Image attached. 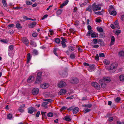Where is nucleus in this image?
<instances>
[{
  "label": "nucleus",
  "mask_w": 124,
  "mask_h": 124,
  "mask_svg": "<svg viewBox=\"0 0 124 124\" xmlns=\"http://www.w3.org/2000/svg\"><path fill=\"white\" fill-rule=\"evenodd\" d=\"M101 4L96 5L94 3L92 5V8L93 11L95 12L100 10L101 9Z\"/></svg>",
  "instance_id": "f257e3e1"
},
{
  "label": "nucleus",
  "mask_w": 124,
  "mask_h": 124,
  "mask_svg": "<svg viewBox=\"0 0 124 124\" xmlns=\"http://www.w3.org/2000/svg\"><path fill=\"white\" fill-rule=\"evenodd\" d=\"M66 83L64 81L62 80L59 82L58 86L59 88H61L66 86Z\"/></svg>",
  "instance_id": "f03ea898"
},
{
  "label": "nucleus",
  "mask_w": 124,
  "mask_h": 124,
  "mask_svg": "<svg viewBox=\"0 0 124 124\" xmlns=\"http://www.w3.org/2000/svg\"><path fill=\"white\" fill-rule=\"evenodd\" d=\"M28 113L30 114H32L33 112L36 111V110L34 107H31L29 108L28 109Z\"/></svg>",
  "instance_id": "7ed1b4c3"
},
{
  "label": "nucleus",
  "mask_w": 124,
  "mask_h": 124,
  "mask_svg": "<svg viewBox=\"0 0 124 124\" xmlns=\"http://www.w3.org/2000/svg\"><path fill=\"white\" fill-rule=\"evenodd\" d=\"M22 40L23 43L27 46H28L29 43V41L26 37H23L22 39Z\"/></svg>",
  "instance_id": "20e7f679"
},
{
  "label": "nucleus",
  "mask_w": 124,
  "mask_h": 124,
  "mask_svg": "<svg viewBox=\"0 0 124 124\" xmlns=\"http://www.w3.org/2000/svg\"><path fill=\"white\" fill-rule=\"evenodd\" d=\"M92 85L97 89H100V85L96 82H94L92 83Z\"/></svg>",
  "instance_id": "39448f33"
},
{
  "label": "nucleus",
  "mask_w": 124,
  "mask_h": 124,
  "mask_svg": "<svg viewBox=\"0 0 124 124\" xmlns=\"http://www.w3.org/2000/svg\"><path fill=\"white\" fill-rule=\"evenodd\" d=\"M49 86V84L47 83L41 84L40 85V87L43 89H46L48 88Z\"/></svg>",
  "instance_id": "423d86ee"
},
{
  "label": "nucleus",
  "mask_w": 124,
  "mask_h": 124,
  "mask_svg": "<svg viewBox=\"0 0 124 124\" xmlns=\"http://www.w3.org/2000/svg\"><path fill=\"white\" fill-rule=\"evenodd\" d=\"M39 91V90L38 88H35L32 89V92L33 95H35L38 93Z\"/></svg>",
  "instance_id": "0eeeda50"
},
{
  "label": "nucleus",
  "mask_w": 124,
  "mask_h": 124,
  "mask_svg": "<svg viewBox=\"0 0 124 124\" xmlns=\"http://www.w3.org/2000/svg\"><path fill=\"white\" fill-rule=\"evenodd\" d=\"M95 69V66L94 64L90 65L89 66L88 70L90 71H93Z\"/></svg>",
  "instance_id": "6e6552de"
},
{
  "label": "nucleus",
  "mask_w": 124,
  "mask_h": 124,
  "mask_svg": "<svg viewBox=\"0 0 124 124\" xmlns=\"http://www.w3.org/2000/svg\"><path fill=\"white\" fill-rule=\"evenodd\" d=\"M67 92V91L65 89H62L60 90L59 93V94L60 95H63L65 93Z\"/></svg>",
  "instance_id": "1a4fd4ad"
},
{
  "label": "nucleus",
  "mask_w": 124,
  "mask_h": 124,
  "mask_svg": "<svg viewBox=\"0 0 124 124\" xmlns=\"http://www.w3.org/2000/svg\"><path fill=\"white\" fill-rule=\"evenodd\" d=\"M79 82L78 79L76 78H74L71 81V82L72 84H77Z\"/></svg>",
  "instance_id": "9d476101"
},
{
  "label": "nucleus",
  "mask_w": 124,
  "mask_h": 124,
  "mask_svg": "<svg viewBox=\"0 0 124 124\" xmlns=\"http://www.w3.org/2000/svg\"><path fill=\"white\" fill-rule=\"evenodd\" d=\"M117 64L116 63H115L112 64L111 65L110 69H111L115 70L117 66Z\"/></svg>",
  "instance_id": "9b49d317"
},
{
  "label": "nucleus",
  "mask_w": 124,
  "mask_h": 124,
  "mask_svg": "<svg viewBox=\"0 0 124 124\" xmlns=\"http://www.w3.org/2000/svg\"><path fill=\"white\" fill-rule=\"evenodd\" d=\"M76 48L72 46H69L68 47L69 51L70 52H72L74 51L75 49Z\"/></svg>",
  "instance_id": "f8f14e48"
},
{
  "label": "nucleus",
  "mask_w": 124,
  "mask_h": 124,
  "mask_svg": "<svg viewBox=\"0 0 124 124\" xmlns=\"http://www.w3.org/2000/svg\"><path fill=\"white\" fill-rule=\"evenodd\" d=\"M36 24V23L34 22L29 24L28 26L29 28H33L35 26Z\"/></svg>",
  "instance_id": "ddd939ff"
},
{
  "label": "nucleus",
  "mask_w": 124,
  "mask_h": 124,
  "mask_svg": "<svg viewBox=\"0 0 124 124\" xmlns=\"http://www.w3.org/2000/svg\"><path fill=\"white\" fill-rule=\"evenodd\" d=\"M103 79V81L107 82H109L111 80V79L109 77H104Z\"/></svg>",
  "instance_id": "4468645a"
},
{
  "label": "nucleus",
  "mask_w": 124,
  "mask_h": 124,
  "mask_svg": "<svg viewBox=\"0 0 124 124\" xmlns=\"http://www.w3.org/2000/svg\"><path fill=\"white\" fill-rule=\"evenodd\" d=\"M79 109L77 107L74 108L73 111V113L74 114H75L77 113L79 111Z\"/></svg>",
  "instance_id": "2eb2a0df"
},
{
  "label": "nucleus",
  "mask_w": 124,
  "mask_h": 124,
  "mask_svg": "<svg viewBox=\"0 0 124 124\" xmlns=\"http://www.w3.org/2000/svg\"><path fill=\"white\" fill-rule=\"evenodd\" d=\"M42 80V79L41 77H37L36 80L35 81V83L37 84L41 82Z\"/></svg>",
  "instance_id": "dca6fc26"
},
{
  "label": "nucleus",
  "mask_w": 124,
  "mask_h": 124,
  "mask_svg": "<svg viewBox=\"0 0 124 124\" xmlns=\"http://www.w3.org/2000/svg\"><path fill=\"white\" fill-rule=\"evenodd\" d=\"M103 79H101L100 80L99 82L101 84L102 87L104 88L106 86V85L105 83H103Z\"/></svg>",
  "instance_id": "f3484780"
},
{
  "label": "nucleus",
  "mask_w": 124,
  "mask_h": 124,
  "mask_svg": "<svg viewBox=\"0 0 124 124\" xmlns=\"http://www.w3.org/2000/svg\"><path fill=\"white\" fill-rule=\"evenodd\" d=\"M63 119L67 121H70L71 120V119L68 116H65Z\"/></svg>",
  "instance_id": "a211bd4d"
},
{
  "label": "nucleus",
  "mask_w": 124,
  "mask_h": 124,
  "mask_svg": "<svg viewBox=\"0 0 124 124\" xmlns=\"http://www.w3.org/2000/svg\"><path fill=\"white\" fill-rule=\"evenodd\" d=\"M118 55L119 57H123L124 56V51H120Z\"/></svg>",
  "instance_id": "6ab92c4d"
},
{
  "label": "nucleus",
  "mask_w": 124,
  "mask_h": 124,
  "mask_svg": "<svg viewBox=\"0 0 124 124\" xmlns=\"http://www.w3.org/2000/svg\"><path fill=\"white\" fill-rule=\"evenodd\" d=\"M109 13L111 15L115 16L116 15L117 13L116 11L114 10L111 11Z\"/></svg>",
  "instance_id": "aec40b11"
},
{
  "label": "nucleus",
  "mask_w": 124,
  "mask_h": 124,
  "mask_svg": "<svg viewBox=\"0 0 124 124\" xmlns=\"http://www.w3.org/2000/svg\"><path fill=\"white\" fill-rule=\"evenodd\" d=\"M31 58L30 56V54L29 53L27 55V62L28 63L29 62L30 60L31 59Z\"/></svg>",
  "instance_id": "412c9836"
},
{
  "label": "nucleus",
  "mask_w": 124,
  "mask_h": 124,
  "mask_svg": "<svg viewBox=\"0 0 124 124\" xmlns=\"http://www.w3.org/2000/svg\"><path fill=\"white\" fill-rule=\"evenodd\" d=\"M86 11H88L91 13H92V11L91 6H88L86 8Z\"/></svg>",
  "instance_id": "4be33fe9"
},
{
  "label": "nucleus",
  "mask_w": 124,
  "mask_h": 124,
  "mask_svg": "<svg viewBox=\"0 0 124 124\" xmlns=\"http://www.w3.org/2000/svg\"><path fill=\"white\" fill-rule=\"evenodd\" d=\"M33 78V77L32 76H30L27 79V81L28 83H31L33 81L32 79V78Z\"/></svg>",
  "instance_id": "5701e85b"
},
{
  "label": "nucleus",
  "mask_w": 124,
  "mask_h": 124,
  "mask_svg": "<svg viewBox=\"0 0 124 124\" xmlns=\"http://www.w3.org/2000/svg\"><path fill=\"white\" fill-rule=\"evenodd\" d=\"M2 4L5 7H7V0H2Z\"/></svg>",
  "instance_id": "b1692460"
},
{
  "label": "nucleus",
  "mask_w": 124,
  "mask_h": 124,
  "mask_svg": "<svg viewBox=\"0 0 124 124\" xmlns=\"http://www.w3.org/2000/svg\"><path fill=\"white\" fill-rule=\"evenodd\" d=\"M104 64L106 65H108L110 63V62L108 60L106 59H104L103 61Z\"/></svg>",
  "instance_id": "393cba45"
},
{
  "label": "nucleus",
  "mask_w": 124,
  "mask_h": 124,
  "mask_svg": "<svg viewBox=\"0 0 124 124\" xmlns=\"http://www.w3.org/2000/svg\"><path fill=\"white\" fill-rule=\"evenodd\" d=\"M119 78L121 81H124V75H120L119 77Z\"/></svg>",
  "instance_id": "a878e982"
},
{
  "label": "nucleus",
  "mask_w": 124,
  "mask_h": 124,
  "mask_svg": "<svg viewBox=\"0 0 124 124\" xmlns=\"http://www.w3.org/2000/svg\"><path fill=\"white\" fill-rule=\"evenodd\" d=\"M114 10V8L111 5L110 6V7L108 9V12L109 13H110L112 11Z\"/></svg>",
  "instance_id": "bb28decb"
},
{
  "label": "nucleus",
  "mask_w": 124,
  "mask_h": 124,
  "mask_svg": "<svg viewBox=\"0 0 124 124\" xmlns=\"http://www.w3.org/2000/svg\"><path fill=\"white\" fill-rule=\"evenodd\" d=\"M16 27L17 28L20 29H22V27L21 26L20 24L19 23H17L16 24Z\"/></svg>",
  "instance_id": "cd10ccee"
},
{
  "label": "nucleus",
  "mask_w": 124,
  "mask_h": 124,
  "mask_svg": "<svg viewBox=\"0 0 124 124\" xmlns=\"http://www.w3.org/2000/svg\"><path fill=\"white\" fill-rule=\"evenodd\" d=\"M114 25L117 28H118L119 26L118 25V22L117 21H116L114 23Z\"/></svg>",
  "instance_id": "c85d7f7f"
},
{
  "label": "nucleus",
  "mask_w": 124,
  "mask_h": 124,
  "mask_svg": "<svg viewBox=\"0 0 124 124\" xmlns=\"http://www.w3.org/2000/svg\"><path fill=\"white\" fill-rule=\"evenodd\" d=\"M14 118L13 116L12 115L10 114H8V119L11 120Z\"/></svg>",
  "instance_id": "c756f323"
},
{
  "label": "nucleus",
  "mask_w": 124,
  "mask_h": 124,
  "mask_svg": "<svg viewBox=\"0 0 124 124\" xmlns=\"http://www.w3.org/2000/svg\"><path fill=\"white\" fill-rule=\"evenodd\" d=\"M92 30H89L88 32L87 33L86 35L87 36H90V35L92 33Z\"/></svg>",
  "instance_id": "7c9ffc66"
},
{
  "label": "nucleus",
  "mask_w": 124,
  "mask_h": 124,
  "mask_svg": "<svg viewBox=\"0 0 124 124\" xmlns=\"http://www.w3.org/2000/svg\"><path fill=\"white\" fill-rule=\"evenodd\" d=\"M121 32V31L119 30H116L115 32V33L117 35H118Z\"/></svg>",
  "instance_id": "2f4dec72"
},
{
  "label": "nucleus",
  "mask_w": 124,
  "mask_h": 124,
  "mask_svg": "<svg viewBox=\"0 0 124 124\" xmlns=\"http://www.w3.org/2000/svg\"><path fill=\"white\" fill-rule=\"evenodd\" d=\"M53 116V114L51 112L48 113L47 114V116L48 117H51Z\"/></svg>",
  "instance_id": "473e14b6"
},
{
  "label": "nucleus",
  "mask_w": 124,
  "mask_h": 124,
  "mask_svg": "<svg viewBox=\"0 0 124 124\" xmlns=\"http://www.w3.org/2000/svg\"><path fill=\"white\" fill-rule=\"evenodd\" d=\"M85 111H84V113H86L87 112H88L90 111L91 110L90 109H88L87 108H85Z\"/></svg>",
  "instance_id": "72a5a7b5"
},
{
  "label": "nucleus",
  "mask_w": 124,
  "mask_h": 124,
  "mask_svg": "<svg viewBox=\"0 0 124 124\" xmlns=\"http://www.w3.org/2000/svg\"><path fill=\"white\" fill-rule=\"evenodd\" d=\"M30 44L33 47H35L36 46V43L33 41H31L30 43Z\"/></svg>",
  "instance_id": "f704fd0d"
},
{
  "label": "nucleus",
  "mask_w": 124,
  "mask_h": 124,
  "mask_svg": "<svg viewBox=\"0 0 124 124\" xmlns=\"http://www.w3.org/2000/svg\"><path fill=\"white\" fill-rule=\"evenodd\" d=\"M14 46L13 45H11L9 46V49L10 50H12L14 48Z\"/></svg>",
  "instance_id": "c9c22d12"
},
{
  "label": "nucleus",
  "mask_w": 124,
  "mask_h": 124,
  "mask_svg": "<svg viewBox=\"0 0 124 124\" xmlns=\"http://www.w3.org/2000/svg\"><path fill=\"white\" fill-rule=\"evenodd\" d=\"M75 55L73 53L71 54L70 55V58L72 59H74L75 58Z\"/></svg>",
  "instance_id": "e433bc0d"
},
{
  "label": "nucleus",
  "mask_w": 124,
  "mask_h": 124,
  "mask_svg": "<svg viewBox=\"0 0 124 124\" xmlns=\"http://www.w3.org/2000/svg\"><path fill=\"white\" fill-rule=\"evenodd\" d=\"M62 10L61 9H59L57 11L56 13L58 15H60L62 12Z\"/></svg>",
  "instance_id": "4c0bfd02"
},
{
  "label": "nucleus",
  "mask_w": 124,
  "mask_h": 124,
  "mask_svg": "<svg viewBox=\"0 0 124 124\" xmlns=\"http://www.w3.org/2000/svg\"><path fill=\"white\" fill-rule=\"evenodd\" d=\"M61 39L62 40L61 42H65L67 41V40L66 39H64L62 37H61Z\"/></svg>",
  "instance_id": "58836bf2"
},
{
  "label": "nucleus",
  "mask_w": 124,
  "mask_h": 124,
  "mask_svg": "<svg viewBox=\"0 0 124 124\" xmlns=\"http://www.w3.org/2000/svg\"><path fill=\"white\" fill-rule=\"evenodd\" d=\"M55 42L57 43H59L60 42V39L58 38H56L55 39Z\"/></svg>",
  "instance_id": "ea45409f"
},
{
  "label": "nucleus",
  "mask_w": 124,
  "mask_h": 124,
  "mask_svg": "<svg viewBox=\"0 0 124 124\" xmlns=\"http://www.w3.org/2000/svg\"><path fill=\"white\" fill-rule=\"evenodd\" d=\"M26 3L28 5H31L32 4V3L31 2L29 1H26Z\"/></svg>",
  "instance_id": "a19ab883"
},
{
  "label": "nucleus",
  "mask_w": 124,
  "mask_h": 124,
  "mask_svg": "<svg viewBox=\"0 0 124 124\" xmlns=\"http://www.w3.org/2000/svg\"><path fill=\"white\" fill-rule=\"evenodd\" d=\"M91 36L92 38H93L96 37V34L93 32L91 34Z\"/></svg>",
  "instance_id": "79ce46f5"
},
{
  "label": "nucleus",
  "mask_w": 124,
  "mask_h": 124,
  "mask_svg": "<svg viewBox=\"0 0 124 124\" xmlns=\"http://www.w3.org/2000/svg\"><path fill=\"white\" fill-rule=\"evenodd\" d=\"M63 48H64L67 46V45L65 42H61Z\"/></svg>",
  "instance_id": "37998d69"
},
{
  "label": "nucleus",
  "mask_w": 124,
  "mask_h": 124,
  "mask_svg": "<svg viewBox=\"0 0 124 124\" xmlns=\"http://www.w3.org/2000/svg\"><path fill=\"white\" fill-rule=\"evenodd\" d=\"M97 30L98 31L100 32H102L103 31V30L102 29L101 27L97 28Z\"/></svg>",
  "instance_id": "c03bdc74"
},
{
  "label": "nucleus",
  "mask_w": 124,
  "mask_h": 124,
  "mask_svg": "<svg viewBox=\"0 0 124 124\" xmlns=\"http://www.w3.org/2000/svg\"><path fill=\"white\" fill-rule=\"evenodd\" d=\"M48 104V102H45L42 104V106L43 107H45Z\"/></svg>",
  "instance_id": "a18cd8bd"
},
{
  "label": "nucleus",
  "mask_w": 124,
  "mask_h": 124,
  "mask_svg": "<svg viewBox=\"0 0 124 124\" xmlns=\"http://www.w3.org/2000/svg\"><path fill=\"white\" fill-rule=\"evenodd\" d=\"M57 48H55L54 50V54L56 56H58V54L56 53V51L57 50Z\"/></svg>",
  "instance_id": "49530a36"
},
{
  "label": "nucleus",
  "mask_w": 124,
  "mask_h": 124,
  "mask_svg": "<svg viewBox=\"0 0 124 124\" xmlns=\"http://www.w3.org/2000/svg\"><path fill=\"white\" fill-rule=\"evenodd\" d=\"M99 55L100 57H104V54L103 53H100L99 54Z\"/></svg>",
  "instance_id": "de8ad7c7"
},
{
  "label": "nucleus",
  "mask_w": 124,
  "mask_h": 124,
  "mask_svg": "<svg viewBox=\"0 0 124 124\" xmlns=\"http://www.w3.org/2000/svg\"><path fill=\"white\" fill-rule=\"evenodd\" d=\"M33 53L35 55H37L38 54V51L36 50H33Z\"/></svg>",
  "instance_id": "09e8293b"
},
{
  "label": "nucleus",
  "mask_w": 124,
  "mask_h": 124,
  "mask_svg": "<svg viewBox=\"0 0 124 124\" xmlns=\"http://www.w3.org/2000/svg\"><path fill=\"white\" fill-rule=\"evenodd\" d=\"M111 37V42L112 43L115 41V38L113 36H112Z\"/></svg>",
  "instance_id": "8fccbe9b"
},
{
  "label": "nucleus",
  "mask_w": 124,
  "mask_h": 124,
  "mask_svg": "<svg viewBox=\"0 0 124 124\" xmlns=\"http://www.w3.org/2000/svg\"><path fill=\"white\" fill-rule=\"evenodd\" d=\"M95 13L97 15H102V14L101 13V12L98 11V12H95Z\"/></svg>",
  "instance_id": "3c124183"
},
{
  "label": "nucleus",
  "mask_w": 124,
  "mask_h": 124,
  "mask_svg": "<svg viewBox=\"0 0 124 124\" xmlns=\"http://www.w3.org/2000/svg\"><path fill=\"white\" fill-rule=\"evenodd\" d=\"M92 106V105L91 104H88L87 105H85V107H87L89 108H90Z\"/></svg>",
  "instance_id": "603ef678"
},
{
  "label": "nucleus",
  "mask_w": 124,
  "mask_h": 124,
  "mask_svg": "<svg viewBox=\"0 0 124 124\" xmlns=\"http://www.w3.org/2000/svg\"><path fill=\"white\" fill-rule=\"evenodd\" d=\"M22 7H16L14 8V9H20L21 8H22Z\"/></svg>",
  "instance_id": "864d4df0"
},
{
  "label": "nucleus",
  "mask_w": 124,
  "mask_h": 124,
  "mask_svg": "<svg viewBox=\"0 0 124 124\" xmlns=\"http://www.w3.org/2000/svg\"><path fill=\"white\" fill-rule=\"evenodd\" d=\"M120 97H117L115 101L116 102H118L120 101Z\"/></svg>",
  "instance_id": "5fc2aeb1"
},
{
  "label": "nucleus",
  "mask_w": 124,
  "mask_h": 124,
  "mask_svg": "<svg viewBox=\"0 0 124 124\" xmlns=\"http://www.w3.org/2000/svg\"><path fill=\"white\" fill-rule=\"evenodd\" d=\"M110 26L111 28L113 29H115V28H117L114 25L111 24Z\"/></svg>",
  "instance_id": "6e6d98bb"
},
{
  "label": "nucleus",
  "mask_w": 124,
  "mask_h": 124,
  "mask_svg": "<svg viewBox=\"0 0 124 124\" xmlns=\"http://www.w3.org/2000/svg\"><path fill=\"white\" fill-rule=\"evenodd\" d=\"M99 55L98 54H97L96 55L95 57V59L97 61H98L99 59Z\"/></svg>",
  "instance_id": "4d7b16f0"
},
{
  "label": "nucleus",
  "mask_w": 124,
  "mask_h": 124,
  "mask_svg": "<svg viewBox=\"0 0 124 124\" xmlns=\"http://www.w3.org/2000/svg\"><path fill=\"white\" fill-rule=\"evenodd\" d=\"M93 41L94 44H96L97 43V39H93Z\"/></svg>",
  "instance_id": "13d9d810"
},
{
  "label": "nucleus",
  "mask_w": 124,
  "mask_h": 124,
  "mask_svg": "<svg viewBox=\"0 0 124 124\" xmlns=\"http://www.w3.org/2000/svg\"><path fill=\"white\" fill-rule=\"evenodd\" d=\"M37 35V34L36 33H33L32 34V36L34 37H36Z\"/></svg>",
  "instance_id": "bf43d9fd"
},
{
  "label": "nucleus",
  "mask_w": 124,
  "mask_h": 124,
  "mask_svg": "<svg viewBox=\"0 0 124 124\" xmlns=\"http://www.w3.org/2000/svg\"><path fill=\"white\" fill-rule=\"evenodd\" d=\"M74 108L73 107H71L68 109V111H70V110H72L73 111Z\"/></svg>",
  "instance_id": "052dcab7"
},
{
  "label": "nucleus",
  "mask_w": 124,
  "mask_h": 124,
  "mask_svg": "<svg viewBox=\"0 0 124 124\" xmlns=\"http://www.w3.org/2000/svg\"><path fill=\"white\" fill-rule=\"evenodd\" d=\"M42 73L41 72H39L37 73V77H41V75Z\"/></svg>",
  "instance_id": "680f3d73"
},
{
  "label": "nucleus",
  "mask_w": 124,
  "mask_h": 124,
  "mask_svg": "<svg viewBox=\"0 0 124 124\" xmlns=\"http://www.w3.org/2000/svg\"><path fill=\"white\" fill-rule=\"evenodd\" d=\"M40 114V111H38L37 112V113L36 114V116L37 117H38L39 116Z\"/></svg>",
  "instance_id": "e2e57ef3"
},
{
  "label": "nucleus",
  "mask_w": 124,
  "mask_h": 124,
  "mask_svg": "<svg viewBox=\"0 0 124 124\" xmlns=\"http://www.w3.org/2000/svg\"><path fill=\"white\" fill-rule=\"evenodd\" d=\"M48 16V15H44L42 17V20H43L45 18H46Z\"/></svg>",
  "instance_id": "0e129e2a"
},
{
  "label": "nucleus",
  "mask_w": 124,
  "mask_h": 124,
  "mask_svg": "<svg viewBox=\"0 0 124 124\" xmlns=\"http://www.w3.org/2000/svg\"><path fill=\"white\" fill-rule=\"evenodd\" d=\"M115 70L111 69H110L109 72L111 73H112L114 72L115 71Z\"/></svg>",
  "instance_id": "69168bd1"
},
{
  "label": "nucleus",
  "mask_w": 124,
  "mask_h": 124,
  "mask_svg": "<svg viewBox=\"0 0 124 124\" xmlns=\"http://www.w3.org/2000/svg\"><path fill=\"white\" fill-rule=\"evenodd\" d=\"M78 51L81 52H83V50L80 47H79L78 48Z\"/></svg>",
  "instance_id": "338daca9"
},
{
  "label": "nucleus",
  "mask_w": 124,
  "mask_h": 124,
  "mask_svg": "<svg viewBox=\"0 0 124 124\" xmlns=\"http://www.w3.org/2000/svg\"><path fill=\"white\" fill-rule=\"evenodd\" d=\"M121 19L122 21H124V15H123L121 16Z\"/></svg>",
  "instance_id": "774afa93"
}]
</instances>
